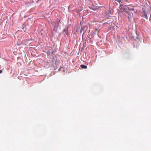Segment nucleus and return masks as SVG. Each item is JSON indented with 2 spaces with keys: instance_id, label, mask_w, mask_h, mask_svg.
I'll return each mask as SVG.
<instances>
[{
  "instance_id": "1",
  "label": "nucleus",
  "mask_w": 151,
  "mask_h": 151,
  "mask_svg": "<svg viewBox=\"0 0 151 151\" xmlns=\"http://www.w3.org/2000/svg\"><path fill=\"white\" fill-rule=\"evenodd\" d=\"M150 11H147L145 9H142V17L145 18L146 19H148V18L147 15L149 13H150Z\"/></svg>"
},
{
  "instance_id": "2",
  "label": "nucleus",
  "mask_w": 151,
  "mask_h": 151,
  "mask_svg": "<svg viewBox=\"0 0 151 151\" xmlns=\"http://www.w3.org/2000/svg\"><path fill=\"white\" fill-rule=\"evenodd\" d=\"M126 6L127 5H126L124 6L121 4L119 6V8L120 9V12H125L126 11Z\"/></svg>"
},
{
  "instance_id": "3",
  "label": "nucleus",
  "mask_w": 151,
  "mask_h": 151,
  "mask_svg": "<svg viewBox=\"0 0 151 151\" xmlns=\"http://www.w3.org/2000/svg\"><path fill=\"white\" fill-rule=\"evenodd\" d=\"M125 12L127 13L128 15V19L129 20H130V18H132L133 16V15L132 13L128 10H126Z\"/></svg>"
},
{
  "instance_id": "4",
  "label": "nucleus",
  "mask_w": 151,
  "mask_h": 151,
  "mask_svg": "<svg viewBox=\"0 0 151 151\" xmlns=\"http://www.w3.org/2000/svg\"><path fill=\"white\" fill-rule=\"evenodd\" d=\"M89 7L90 9H92L94 11L97 10L99 9V7L94 5L93 3L89 6Z\"/></svg>"
},
{
  "instance_id": "5",
  "label": "nucleus",
  "mask_w": 151,
  "mask_h": 151,
  "mask_svg": "<svg viewBox=\"0 0 151 151\" xmlns=\"http://www.w3.org/2000/svg\"><path fill=\"white\" fill-rule=\"evenodd\" d=\"M68 27H67L66 28H64L63 31V32L64 34H66L68 37L69 36L68 34Z\"/></svg>"
},
{
  "instance_id": "6",
  "label": "nucleus",
  "mask_w": 151,
  "mask_h": 151,
  "mask_svg": "<svg viewBox=\"0 0 151 151\" xmlns=\"http://www.w3.org/2000/svg\"><path fill=\"white\" fill-rule=\"evenodd\" d=\"M88 28V27L86 26L83 27H81L80 30V33L81 34L82 32H85Z\"/></svg>"
},
{
  "instance_id": "7",
  "label": "nucleus",
  "mask_w": 151,
  "mask_h": 151,
  "mask_svg": "<svg viewBox=\"0 0 151 151\" xmlns=\"http://www.w3.org/2000/svg\"><path fill=\"white\" fill-rule=\"evenodd\" d=\"M126 10L129 11H134V9L133 8L131 7L130 5H128L126 6Z\"/></svg>"
},
{
  "instance_id": "8",
  "label": "nucleus",
  "mask_w": 151,
  "mask_h": 151,
  "mask_svg": "<svg viewBox=\"0 0 151 151\" xmlns=\"http://www.w3.org/2000/svg\"><path fill=\"white\" fill-rule=\"evenodd\" d=\"M80 67L82 69H86L87 68V66L84 65H80Z\"/></svg>"
},
{
  "instance_id": "9",
  "label": "nucleus",
  "mask_w": 151,
  "mask_h": 151,
  "mask_svg": "<svg viewBox=\"0 0 151 151\" xmlns=\"http://www.w3.org/2000/svg\"><path fill=\"white\" fill-rule=\"evenodd\" d=\"M59 71H63L64 70V68H63L61 67H60L58 70Z\"/></svg>"
},
{
  "instance_id": "10",
  "label": "nucleus",
  "mask_w": 151,
  "mask_h": 151,
  "mask_svg": "<svg viewBox=\"0 0 151 151\" xmlns=\"http://www.w3.org/2000/svg\"><path fill=\"white\" fill-rule=\"evenodd\" d=\"M50 53L51 52L50 50H49L47 52V54L48 55H50Z\"/></svg>"
},
{
  "instance_id": "11",
  "label": "nucleus",
  "mask_w": 151,
  "mask_h": 151,
  "mask_svg": "<svg viewBox=\"0 0 151 151\" xmlns=\"http://www.w3.org/2000/svg\"><path fill=\"white\" fill-rule=\"evenodd\" d=\"M122 0H117V1L118 2L119 4L122 3L123 2Z\"/></svg>"
},
{
  "instance_id": "12",
  "label": "nucleus",
  "mask_w": 151,
  "mask_h": 151,
  "mask_svg": "<svg viewBox=\"0 0 151 151\" xmlns=\"http://www.w3.org/2000/svg\"><path fill=\"white\" fill-rule=\"evenodd\" d=\"M109 13L110 14V11L109 12H108V14H109ZM111 16V15H109V14H108V16H107V14H106V17L107 18H108L109 17H110Z\"/></svg>"
},
{
  "instance_id": "13",
  "label": "nucleus",
  "mask_w": 151,
  "mask_h": 151,
  "mask_svg": "<svg viewBox=\"0 0 151 151\" xmlns=\"http://www.w3.org/2000/svg\"><path fill=\"white\" fill-rule=\"evenodd\" d=\"M22 27L23 28H25L26 27V25L24 23L22 25Z\"/></svg>"
},
{
  "instance_id": "14",
  "label": "nucleus",
  "mask_w": 151,
  "mask_h": 151,
  "mask_svg": "<svg viewBox=\"0 0 151 151\" xmlns=\"http://www.w3.org/2000/svg\"><path fill=\"white\" fill-rule=\"evenodd\" d=\"M118 41L119 42H122V40H120V39H118Z\"/></svg>"
},
{
  "instance_id": "15",
  "label": "nucleus",
  "mask_w": 151,
  "mask_h": 151,
  "mask_svg": "<svg viewBox=\"0 0 151 151\" xmlns=\"http://www.w3.org/2000/svg\"><path fill=\"white\" fill-rule=\"evenodd\" d=\"M2 71H3L2 70H0V74L2 73Z\"/></svg>"
},
{
  "instance_id": "16",
  "label": "nucleus",
  "mask_w": 151,
  "mask_h": 151,
  "mask_svg": "<svg viewBox=\"0 0 151 151\" xmlns=\"http://www.w3.org/2000/svg\"><path fill=\"white\" fill-rule=\"evenodd\" d=\"M79 31V29H76V32H78Z\"/></svg>"
},
{
  "instance_id": "17",
  "label": "nucleus",
  "mask_w": 151,
  "mask_h": 151,
  "mask_svg": "<svg viewBox=\"0 0 151 151\" xmlns=\"http://www.w3.org/2000/svg\"><path fill=\"white\" fill-rule=\"evenodd\" d=\"M134 12L136 14V13H137V11H134Z\"/></svg>"
},
{
  "instance_id": "18",
  "label": "nucleus",
  "mask_w": 151,
  "mask_h": 151,
  "mask_svg": "<svg viewBox=\"0 0 151 151\" xmlns=\"http://www.w3.org/2000/svg\"><path fill=\"white\" fill-rule=\"evenodd\" d=\"M80 25H82V22H80Z\"/></svg>"
}]
</instances>
